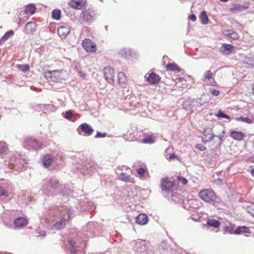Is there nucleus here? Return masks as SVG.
I'll use <instances>...</instances> for the list:
<instances>
[{"label": "nucleus", "mask_w": 254, "mask_h": 254, "mask_svg": "<svg viewBox=\"0 0 254 254\" xmlns=\"http://www.w3.org/2000/svg\"><path fill=\"white\" fill-rule=\"evenodd\" d=\"M80 130L82 131L84 135L88 136L91 135L94 131L93 128L86 123L82 124L79 126L77 131L79 134H80Z\"/></svg>", "instance_id": "nucleus-7"}, {"label": "nucleus", "mask_w": 254, "mask_h": 254, "mask_svg": "<svg viewBox=\"0 0 254 254\" xmlns=\"http://www.w3.org/2000/svg\"><path fill=\"white\" fill-rule=\"evenodd\" d=\"M65 220L64 219H62L59 222H58V223H57L55 224V227L57 229H62V228H63L65 226Z\"/></svg>", "instance_id": "nucleus-31"}, {"label": "nucleus", "mask_w": 254, "mask_h": 254, "mask_svg": "<svg viewBox=\"0 0 254 254\" xmlns=\"http://www.w3.org/2000/svg\"><path fill=\"white\" fill-rule=\"evenodd\" d=\"M230 37L233 39H237V37L235 36H237L236 33H232L231 34H230Z\"/></svg>", "instance_id": "nucleus-49"}, {"label": "nucleus", "mask_w": 254, "mask_h": 254, "mask_svg": "<svg viewBox=\"0 0 254 254\" xmlns=\"http://www.w3.org/2000/svg\"><path fill=\"white\" fill-rule=\"evenodd\" d=\"M120 180L126 183H133V179L131 177L124 172L121 173L120 175Z\"/></svg>", "instance_id": "nucleus-19"}, {"label": "nucleus", "mask_w": 254, "mask_h": 254, "mask_svg": "<svg viewBox=\"0 0 254 254\" xmlns=\"http://www.w3.org/2000/svg\"><path fill=\"white\" fill-rule=\"evenodd\" d=\"M169 150V149H166V152Z\"/></svg>", "instance_id": "nucleus-60"}, {"label": "nucleus", "mask_w": 254, "mask_h": 254, "mask_svg": "<svg viewBox=\"0 0 254 254\" xmlns=\"http://www.w3.org/2000/svg\"><path fill=\"white\" fill-rule=\"evenodd\" d=\"M252 93L254 95V83L252 85Z\"/></svg>", "instance_id": "nucleus-53"}, {"label": "nucleus", "mask_w": 254, "mask_h": 254, "mask_svg": "<svg viewBox=\"0 0 254 254\" xmlns=\"http://www.w3.org/2000/svg\"><path fill=\"white\" fill-rule=\"evenodd\" d=\"M14 32L13 30H9L6 32L1 37V41H6L8 38L14 35Z\"/></svg>", "instance_id": "nucleus-26"}, {"label": "nucleus", "mask_w": 254, "mask_h": 254, "mask_svg": "<svg viewBox=\"0 0 254 254\" xmlns=\"http://www.w3.org/2000/svg\"><path fill=\"white\" fill-rule=\"evenodd\" d=\"M161 188L163 190L171 191L176 190L178 189V183L175 180H171L168 177L162 179Z\"/></svg>", "instance_id": "nucleus-2"}, {"label": "nucleus", "mask_w": 254, "mask_h": 254, "mask_svg": "<svg viewBox=\"0 0 254 254\" xmlns=\"http://www.w3.org/2000/svg\"><path fill=\"white\" fill-rule=\"evenodd\" d=\"M85 76H86V75L84 73H81L80 74V77H82V78H85Z\"/></svg>", "instance_id": "nucleus-52"}, {"label": "nucleus", "mask_w": 254, "mask_h": 254, "mask_svg": "<svg viewBox=\"0 0 254 254\" xmlns=\"http://www.w3.org/2000/svg\"><path fill=\"white\" fill-rule=\"evenodd\" d=\"M251 172L252 175L254 176V169H252Z\"/></svg>", "instance_id": "nucleus-54"}, {"label": "nucleus", "mask_w": 254, "mask_h": 254, "mask_svg": "<svg viewBox=\"0 0 254 254\" xmlns=\"http://www.w3.org/2000/svg\"><path fill=\"white\" fill-rule=\"evenodd\" d=\"M177 179L178 181V184L181 183L183 185H187L188 183V181L183 176H177Z\"/></svg>", "instance_id": "nucleus-29"}, {"label": "nucleus", "mask_w": 254, "mask_h": 254, "mask_svg": "<svg viewBox=\"0 0 254 254\" xmlns=\"http://www.w3.org/2000/svg\"><path fill=\"white\" fill-rule=\"evenodd\" d=\"M118 82L122 88H126L127 85V78L123 72L118 73Z\"/></svg>", "instance_id": "nucleus-10"}, {"label": "nucleus", "mask_w": 254, "mask_h": 254, "mask_svg": "<svg viewBox=\"0 0 254 254\" xmlns=\"http://www.w3.org/2000/svg\"><path fill=\"white\" fill-rule=\"evenodd\" d=\"M80 18L84 22H91L93 19V16L90 12L85 11L81 13Z\"/></svg>", "instance_id": "nucleus-15"}, {"label": "nucleus", "mask_w": 254, "mask_h": 254, "mask_svg": "<svg viewBox=\"0 0 254 254\" xmlns=\"http://www.w3.org/2000/svg\"><path fill=\"white\" fill-rule=\"evenodd\" d=\"M230 136L234 139L237 140L238 138V132L236 131H233L230 133Z\"/></svg>", "instance_id": "nucleus-39"}, {"label": "nucleus", "mask_w": 254, "mask_h": 254, "mask_svg": "<svg viewBox=\"0 0 254 254\" xmlns=\"http://www.w3.org/2000/svg\"><path fill=\"white\" fill-rule=\"evenodd\" d=\"M244 62L247 64L248 68L254 67V56L246 57Z\"/></svg>", "instance_id": "nucleus-21"}, {"label": "nucleus", "mask_w": 254, "mask_h": 254, "mask_svg": "<svg viewBox=\"0 0 254 254\" xmlns=\"http://www.w3.org/2000/svg\"><path fill=\"white\" fill-rule=\"evenodd\" d=\"M250 234L251 231L249 227L246 226H239V235L249 236Z\"/></svg>", "instance_id": "nucleus-20"}, {"label": "nucleus", "mask_w": 254, "mask_h": 254, "mask_svg": "<svg viewBox=\"0 0 254 254\" xmlns=\"http://www.w3.org/2000/svg\"><path fill=\"white\" fill-rule=\"evenodd\" d=\"M145 243H146L145 241H141V242L140 243V244L142 246H143V247H144V249H143V250H145V247H146V246H145Z\"/></svg>", "instance_id": "nucleus-50"}, {"label": "nucleus", "mask_w": 254, "mask_h": 254, "mask_svg": "<svg viewBox=\"0 0 254 254\" xmlns=\"http://www.w3.org/2000/svg\"><path fill=\"white\" fill-rule=\"evenodd\" d=\"M234 233H235V234H238V228H237L236 229H235V231H234Z\"/></svg>", "instance_id": "nucleus-56"}, {"label": "nucleus", "mask_w": 254, "mask_h": 254, "mask_svg": "<svg viewBox=\"0 0 254 254\" xmlns=\"http://www.w3.org/2000/svg\"><path fill=\"white\" fill-rule=\"evenodd\" d=\"M212 95L214 96H217L219 95L220 92L218 90H213L211 92Z\"/></svg>", "instance_id": "nucleus-45"}, {"label": "nucleus", "mask_w": 254, "mask_h": 254, "mask_svg": "<svg viewBox=\"0 0 254 254\" xmlns=\"http://www.w3.org/2000/svg\"><path fill=\"white\" fill-rule=\"evenodd\" d=\"M189 19L194 22L196 21V17L194 14H192L190 15Z\"/></svg>", "instance_id": "nucleus-44"}, {"label": "nucleus", "mask_w": 254, "mask_h": 254, "mask_svg": "<svg viewBox=\"0 0 254 254\" xmlns=\"http://www.w3.org/2000/svg\"><path fill=\"white\" fill-rule=\"evenodd\" d=\"M198 196L202 200L208 203H211L216 199V195L211 189H203L200 190Z\"/></svg>", "instance_id": "nucleus-3"}, {"label": "nucleus", "mask_w": 254, "mask_h": 254, "mask_svg": "<svg viewBox=\"0 0 254 254\" xmlns=\"http://www.w3.org/2000/svg\"><path fill=\"white\" fill-rule=\"evenodd\" d=\"M64 71L63 69L46 71L44 73V77L49 81L59 82L63 79Z\"/></svg>", "instance_id": "nucleus-1"}, {"label": "nucleus", "mask_w": 254, "mask_h": 254, "mask_svg": "<svg viewBox=\"0 0 254 254\" xmlns=\"http://www.w3.org/2000/svg\"><path fill=\"white\" fill-rule=\"evenodd\" d=\"M166 158L169 160H171L174 159H178L177 156L174 153H170L166 154Z\"/></svg>", "instance_id": "nucleus-37"}, {"label": "nucleus", "mask_w": 254, "mask_h": 254, "mask_svg": "<svg viewBox=\"0 0 254 254\" xmlns=\"http://www.w3.org/2000/svg\"><path fill=\"white\" fill-rule=\"evenodd\" d=\"M234 49V47L231 44H223L220 51L224 54H230Z\"/></svg>", "instance_id": "nucleus-16"}, {"label": "nucleus", "mask_w": 254, "mask_h": 254, "mask_svg": "<svg viewBox=\"0 0 254 254\" xmlns=\"http://www.w3.org/2000/svg\"><path fill=\"white\" fill-rule=\"evenodd\" d=\"M61 12L59 9H54L52 12V17L56 20L61 18Z\"/></svg>", "instance_id": "nucleus-27"}, {"label": "nucleus", "mask_w": 254, "mask_h": 254, "mask_svg": "<svg viewBox=\"0 0 254 254\" xmlns=\"http://www.w3.org/2000/svg\"><path fill=\"white\" fill-rule=\"evenodd\" d=\"M8 195V191L5 188L0 187V196H4L7 197Z\"/></svg>", "instance_id": "nucleus-33"}, {"label": "nucleus", "mask_w": 254, "mask_h": 254, "mask_svg": "<svg viewBox=\"0 0 254 254\" xmlns=\"http://www.w3.org/2000/svg\"><path fill=\"white\" fill-rule=\"evenodd\" d=\"M250 3L247 2L245 5H239V10L248 8L250 7Z\"/></svg>", "instance_id": "nucleus-43"}, {"label": "nucleus", "mask_w": 254, "mask_h": 254, "mask_svg": "<svg viewBox=\"0 0 254 254\" xmlns=\"http://www.w3.org/2000/svg\"><path fill=\"white\" fill-rule=\"evenodd\" d=\"M16 67L22 71L26 72L29 70L30 67L28 64H17Z\"/></svg>", "instance_id": "nucleus-28"}, {"label": "nucleus", "mask_w": 254, "mask_h": 254, "mask_svg": "<svg viewBox=\"0 0 254 254\" xmlns=\"http://www.w3.org/2000/svg\"><path fill=\"white\" fill-rule=\"evenodd\" d=\"M147 171V170L146 168H140L136 170L137 174L141 178L144 177Z\"/></svg>", "instance_id": "nucleus-30"}, {"label": "nucleus", "mask_w": 254, "mask_h": 254, "mask_svg": "<svg viewBox=\"0 0 254 254\" xmlns=\"http://www.w3.org/2000/svg\"><path fill=\"white\" fill-rule=\"evenodd\" d=\"M216 116L219 118H222L228 119L230 118L228 115L224 114L221 110H219Z\"/></svg>", "instance_id": "nucleus-34"}, {"label": "nucleus", "mask_w": 254, "mask_h": 254, "mask_svg": "<svg viewBox=\"0 0 254 254\" xmlns=\"http://www.w3.org/2000/svg\"><path fill=\"white\" fill-rule=\"evenodd\" d=\"M245 137V134L239 131V141L243 139Z\"/></svg>", "instance_id": "nucleus-46"}, {"label": "nucleus", "mask_w": 254, "mask_h": 254, "mask_svg": "<svg viewBox=\"0 0 254 254\" xmlns=\"http://www.w3.org/2000/svg\"><path fill=\"white\" fill-rule=\"evenodd\" d=\"M82 45L83 49L87 52L95 53L97 50L95 43L88 38L83 40Z\"/></svg>", "instance_id": "nucleus-4"}, {"label": "nucleus", "mask_w": 254, "mask_h": 254, "mask_svg": "<svg viewBox=\"0 0 254 254\" xmlns=\"http://www.w3.org/2000/svg\"><path fill=\"white\" fill-rule=\"evenodd\" d=\"M7 148L3 142H0V153L2 154L6 152Z\"/></svg>", "instance_id": "nucleus-35"}, {"label": "nucleus", "mask_w": 254, "mask_h": 254, "mask_svg": "<svg viewBox=\"0 0 254 254\" xmlns=\"http://www.w3.org/2000/svg\"><path fill=\"white\" fill-rule=\"evenodd\" d=\"M240 57H241V58H244V56H243V55H240Z\"/></svg>", "instance_id": "nucleus-59"}, {"label": "nucleus", "mask_w": 254, "mask_h": 254, "mask_svg": "<svg viewBox=\"0 0 254 254\" xmlns=\"http://www.w3.org/2000/svg\"><path fill=\"white\" fill-rule=\"evenodd\" d=\"M195 148L200 151H204L206 149V147L201 144H197L195 146Z\"/></svg>", "instance_id": "nucleus-40"}, {"label": "nucleus", "mask_w": 254, "mask_h": 254, "mask_svg": "<svg viewBox=\"0 0 254 254\" xmlns=\"http://www.w3.org/2000/svg\"><path fill=\"white\" fill-rule=\"evenodd\" d=\"M104 73L106 80L111 84H114V69L110 66H107L104 68Z\"/></svg>", "instance_id": "nucleus-5"}, {"label": "nucleus", "mask_w": 254, "mask_h": 254, "mask_svg": "<svg viewBox=\"0 0 254 254\" xmlns=\"http://www.w3.org/2000/svg\"><path fill=\"white\" fill-rule=\"evenodd\" d=\"M85 0H70L69 5L75 9H81L84 7Z\"/></svg>", "instance_id": "nucleus-9"}, {"label": "nucleus", "mask_w": 254, "mask_h": 254, "mask_svg": "<svg viewBox=\"0 0 254 254\" xmlns=\"http://www.w3.org/2000/svg\"><path fill=\"white\" fill-rule=\"evenodd\" d=\"M155 136L153 135H147L142 141V143L151 144L155 142Z\"/></svg>", "instance_id": "nucleus-23"}, {"label": "nucleus", "mask_w": 254, "mask_h": 254, "mask_svg": "<svg viewBox=\"0 0 254 254\" xmlns=\"http://www.w3.org/2000/svg\"><path fill=\"white\" fill-rule=\"evenodd\" d=\"M239 120L247 124H252L253 123L251 119L246 117H241L239 118Z\"/></svg>", "instance_id": "nucleus-36"}, {"label": "nucleus", "mask_w": 254, "mask_h": 254, "mask_svg": "<svg viewBox=\"0 0 254 254\" xmlns=\"http://www.w3.org/2000/svg\"><path fill=\"white\" fill-rule=\"evenodd\" d=\"M68 243L70 244V245L72 246V247H74V245H75V242L73 241V240H69L68 241Z\"/></svg>", "instance_id": "nucleus-48"}, {"label": "nucleus", "mask_w": 254, "mask_h": 254, "mask_svg": "<svg viewBox=\"0 0 254 254\" xmlns=\"http://www.w3.org/2000/svg\"><path fill=\"white\" fill-rule=\"evenodd\" d=\"M145 78L146 79V81L151 85L158 84L161 79L159 75L153 72L151 73L149 72L146 74Z\"/></svg>", "instance_id": "nucleus-6"}, {"label": "nucleus", "mask_w": 254, "mask_h": 254, "mask_svg": "<svg viewBox=\"0 0 254 254\" xmlns=\"http://www.w3.org/2000/svg\"><path fill=\"white\" fill-rule=\"evenodd\" d=\"M70 30V26L65 24L59 27L58 33L62 38H64L69 33Z\"/></svg>", "instance_id": "nucleus-8"}, {"label": "nucleus", "mask_w": 254, "mask_h": 254, "mask_svg": "<svg viewBox=\"0 0 254 254\" xmlns=\"http://www.w3.org/2000/svg\"><path fill=\"white\" fill-rule=\"evenodd\" d=\"M67 214H68V217L70 218V217L71 213H70V211L69 210H68Z\"/></svg>", "instance_id": "nucleus-57"}, {"label": "nucleus", "mask_w": 254, "mask_h": 254, "mask_svg": "<svg viewBox=\"0 0 254 254\" xmlns=\"http://www.w3.org/2000/svg\"><path fill=\"white\" fill-rule=\"evenodd\" d=\"M106 133H102L100 132H97V134L95 136V138H99V137H104L106 136Z\"/></svg>", "instance_id": "nucleus-42"}, {"label": "nucleus", "mask_w": 254, "mask_h": 254, "mask_svg": "<svg viewBox=\"0 0 254 254\" xmlns=\"http://www.w3.org/2000/svg\"><path fill=\"white\" fill-rule=\"evenodd\" d=\"M59 183L58 181H55V183L52 184V181L51 182V186L52 188H57V185Z\"/></svg>", "instance_id": "nucleus-47"}, {"label": "nucleus", "mask_w": 254, "mask_h": 254, "mask_svg": "<svg viewBox=\"0 0 254 254\" xmlns=\"http://www.w3.org/2000/svg\"><path fill=\"white\" fill-rule=\"evenodd\" d=\"M27 144L31 146L32 148L38 149L42 146V143L35 139H30L27 141Z\"/></svg>", "instance_id": "nucleus-18"}, {"label": "nucleus", "mask_w": 254, "mask_h": 254, "mask_svg": "<svg viewBox=\"0 0 254 254\" xmlns=\"http://www.w3.org/2000/svg\"><path fill=\"white\" fill-rule=\"evenodd\" d=\"M165 68L167 71L180 72L181 71V67L176 63H169L165 65Z\"/></svg>", "instance_id": "nucleus-11"}, {"label": "nucleus", "mask_w": 254, "mask_h": 254, "mask_svg": "<svg viewBox=\"0 0 254 254\" xmlns=\"http://www.w3.org/2000/svg\"><path fill=\"white\" fill-rule=\"evenodd\" d=\"M213 73L210 70L207 71L204 74V81L205 82H207V80H209L212 77Z\"/></svg>", "instance_id": "nucleus-32"}, {"label": "nucleus", "mask_w": 254, "mask_h": 254, "mask_svg": "<svg viewBox=\"0 0 254 254\" xmlns=\"http://www.w3.org/2000/svg\"><path fill=\"white\" fill-rule=\"evenodd\" d=\"M73 117V113L70 111H68L66 112L65 115V118L67 120H70Z\"/></svg>", "instance_id": "nucleus-38"}, {"label": "nucleus", "mask_w": 254, "mask_h": 254, "mask_svg": "<svg viewBox=\"0 0 254 254\" xmlns=\"http://www.w3.org/2000/svg\"><path fill=\"white\" fill-rule=\"evenodd\" d=\"M247 211L254 217V208L252 207H248L247 208Z\"/></svg>", "instance_id": "nucleus-41"}, {"label": "nucleus", "mask_w": 254, "mask_h": 254, "mask_svg": "<svg viewBox=\"0 0 254 254\" xmlns=\"http://www.w3.org/2000/svg\"><path fill=\"white\" fill-rule=\"evenodd\" d=\"M213 137H214V135H211V136L209 137V138L208 140H209V141H211V140L213 139Z\"/></svg>", "instance_id": "nucleus-55"}, {"label": "nucleus", "mask_w": 254, "mask_h": 254, "mask_svg": "<svg viewBox=\"0 0 254 254\" xmlns=\"http://www.w3.org/2000/svg\"><path fill=\"white\" fill-rule=\"evenodd\" d=\"M36 29V24L32 21L28 22L25 27V32L27 34L33 33Z\"/></svg>", "instance_id": "nucleus-13"}, {"label": "nucleus", "mask_w": 254, "mask_h": 254, "mask_svg": "<svg viewBox=\"0 0 254 254\" xmlns=\"http://www.w3.org/2000/svg\"><path fill=\"white\" fill-rule=\"evenodd\" d=\"M14 225L17 227H23L28 224V221L23 217H19L15 220Z\"/></svg>", "instance_id": "nucleus-17"}, {"label": "nucleus", "mask_w": 254, "mask_h": 254, "mask_svg": "<svg viewBox=\"0 0 254 254\" xmlns=\"http://www.w3.org/2000/svg\"><path fill=\"white\" fill-rule=\"evenodd\" d=\"M54 161V157L50 154H45L43 158V165L45 168H48L50 166L53 161Z\"/></svg>", "instance_id": "nucleus-12"}, {"label": "nucleus", "mask_w": 254, "mask_h": 254, "mask_svg": "<svg viewBox=\"0 0 254 254\" xmlns=\"http://www.w3.org/2000/svg\"><path fill=\"white\" fill-rule=\"evenodd\" d=\"M214 83H216V82L215 81H213L212 83H211L210 82L209 83H207V84L211 85H215Z\"/></svg>", "instance_id": "nucleus-51"}, {"label": "nucleus", "mask_w": 254, "mask_h": 254, "mask_svg": "<svg viewBox=\"0 0 254 254\" xmlns=\"http://www.w3.org/2000/svg\"><path fill=\"white\" fill-rule=\"evenodd\" d=\"M35 7L32 4L28 5L25 9V12L28 14L32 15L35 11Z\"/></svg>", "instance_id": "nucleus-25"}, {"label": "nucleus", "mask_w": 254, "mask_h": 254, "mask_svg": "<svg viewBox=\"0 0 254 254\" xmlns=\"http://www.w3.org/2000/svg\"><path fill=\"white\" fill-rule=\"evenodd\" d=\"M221 1L226 2L228 0H220Z\"/></svg>", "instance_id": "nucleus-58"}, {"label": "nucleus", "mask_w": 254, "mask_h": 254, "mask_svg": "<svg viewBox=\"0 0 254 254\" xmlns=\"http://www.w3.org/2000/svg\"><path fill=\"white\" fill-rule=\"evenodd\" d=\"M207 224L208 226L214 228H218L220 225V223L219 221L215 219H209L207 221Z\"/></svg>", "instance_id": "nucleus-24"}, {"label": "nucleus", "mask_w": 254, "mask_h": 254, "mask_svg": "<svg viewBox=\"0 0 254 254\" xmlns=\"http://www.w3.org/2000/svg\"><path fill=\"white\" fill-rule=\"evenodd\" d=\"M199 18L202 24H206L208 22V17L205 11H202L199 15Z\"/></svg>", "instance_id": "nucleus-22"}, {"label": "nucleus", "mask_w": 254, "mask_h": 254, "mask_svg": "<svg viewBox=\"0 0 254 254\" xmlns=\"http://www.w3.org/2000/svg\"><path fill=\"white\" fill-rule=\"evenodd\" d=\"M136 222L139 225H144L148 221V217L145 214H139L135 219Z\"/></svg>", "instance_id": "nucleus-14"}]
</instances>
